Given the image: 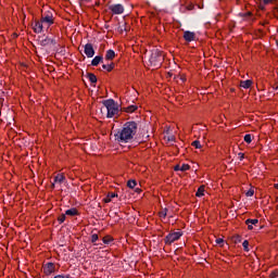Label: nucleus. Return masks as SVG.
I'll use <instances>...</instances> for the list:
<instances>
[{
  "instance_id": "obj_1",
  "label": "nucleus",
  "mask_w": 278,
  "mask_h": 278,
  "mask_svg": "<svg viewBox=\"0 0 278 278\" xmlns=\"http://www.w3.org/2000/svg\"><path fill=\"white\" fill-rule=\"evenodd\" d=\"M138 134V123L136 122H126L122 129L117 130L114 135V138L117 142H131L134 136Z\"/></svg>"
},
{
  "instance_id": "obj_2",
  "label": "nucleus",
  "mask_w": 278,
  "mask_h": 278,
  "mask_svg": "<svg viewBox=\"0 0 278 278\" xmlns=\"http://www.w3.org/2000/svg\"><path fill=\"white\" fill-rule=\"evenodd\" d=\"M103 105L106 109V118H114L118 114V104L113 99L104 100Z\"/></svg>"
},
{
  "instance_id": "obj_3",
  "label": "nucleus",
  "mask_w": 278,
  "mask_h": 278,
  "mask_svg": "<svg viewBox=\"0 0 278 278\" xmlns=\"http://www.w3.org/2000/svg\"><path fill=\"white\" fill-rule=\"evenodd\" d=\"M149 62L151 66H162V62H164V54L162 53V51L153 49L151 51Z\"/></svg>"
},
{
  "instance_id": "obj_4",
  "label": "nucleus",
  "mask_w": 278,
  "mask_h": 278,
  "mask_svg": "<svg viewBox=\"0 0 278 278\" xmlns=\"http://www.w3.org/2000/svg\"><path fill=\"white\" fill-rule=\"evenodd\" d=\"M38 43L40 45V47H55L58 45V41L55 40V37L40 36L38 38Z\"/></svg>"
},
{
  "instance_id": "obj_5",
  "label": "nucleus",
  "mask_w": 278,
  "mask_h": 278,
  "mask_svg": "<svg viewBox=\"0 0 278 278\" xmlns=\"http://www.w3.org/2000/svg\"><path fill=\"white\" fill-rule=\"evenodd\" d=\"M181 236H184L181 231L170 232L165 237L164 242L165 244H173V242H177Z\"/></svg>"
},
{
  "instance_id": "obj_6",
  "label": "nucleus",
  "mask_w": 278,
  "mask_h": 278,
  "mask_svg": "<svg viewBox=\"0 0 278 278\" xmlns=\"http://www.w3.org/2000/svg\"><path fill=\"white\" fill-rule=\"evenodd\" d=\"M41 23H47L48 27H51L53 25V13L46 12L41 17Z\"/></svg>"
},
{
  "instance_id": "obj_7",
  "label": "nucleus",
  "mask_w": 278,
  "mask_h": 278,
  "mask_svg": "<svg viewBox=\"0 0 278 278\" xmlns=\"http://www.w3.org/2000/svg\"><path fill=\"white\" fill-rule=\"evenodd\" d=\"M84 53L87 58H94V47L92 43H86L84 46Z\"/></svg>"
},
{
  "instance_id": "obj_8",
  "label": "nucleus",
  "mask_w": 278,
  "mask_h": 278,
  "mask_svg": "<svg viewBox=\"0 0 278 278\" xmlns=\"http://www.w3.org/2000/svg\"><path fill=\"white\" fill-rule=\"evenodd\" d=\"M109 10L114 14H123V12H125V7H123V4H112L109 7Z\"/></svg>"
},
{
  "instance_id": "obj_9",
  "label": "nucleus",
  "mask_w": 278,
  "mask_h": 278,
  "mask_svg": "<svg viewBox=\"0 0 278 278\" xmlns=\"http://www.w3.org/2000/svg\"><path fill=\"white\" fill-rule=\"evenodd\" d=\"M43 273L49 276V275H53V273H55V264L53 263H47L46 265H43Z\"/></svg>"
},
{
  "instance_id": "obj_10",
  "label": "nucleus",
  "mask_w": 278,
  "mask_h": 278,
  "mask_svg": "<svg viewBox=\"0 0 278 278\" xmlns=\"http://www.w3.org/2000/svg\"><path fill=\"white\" fill-rule=\"evenodd\" d=\"M195 38L197 35L190 30L184 33V39L186 40V42H192L195 40Z\"/></svg>"
},
{
  "instance_id": "obj_11",
  "label": "nucleus",
  "mask_w": 278,
  "mask_h": 278,
  "mask_svg": "<svg viewBox=\"0 0 278 278\" xmlns=\"http://www.w3.org/2000/svg\"><path fill=\"white\" fill-rule=\"evenodd\" d=\"M42 28H43V23L42 21L40 22H36L33 29L35 31V34H42Z\"/></svg>"
},
{
  "instance_id": "obj_12",
  "label": "nucleus",
  "mask_w": 278,
  "mask_h": 278,
  "mask_svg": "<svg viewBox=\"0 0 278 278\" xmlns=\"http://www.w3.org/2000/svg\"><path fill=\"white\" fill-rule=\"evenodd\" d=\"M103 63V56L97 55L91 61V66H99V64Z\"/></svg>"
},
{
  "instance_id": "obj_13",
  "label": "nucleus",
  "mask_w": 278,
  "mask_h": 278,
  "mask_svg": "<svg viewBox=\"0 0 278 278\" xmlns=\"http://www.w3.org/2000/svg\"><path fill=\"white\" fill-rule=\"evenodd\" d=\"M251 86H253V80H251V79L241 80V83H240V87L244 88L245 90L251 88Z\"/></svg>"
},
{
  "instance_id": "obj_14",
  "label": "nucleus",
  "mask_w": 278,
  "mask_h": 278,
  "mask_svg": "<svg viewBox=\"0 0 278 278\" xmlns=\"http://www.w3.org/2000/svg\"><path fill=\"white\" fill-rule=\"evenodd\" d=\"M65 215L66 216H79V211H77V208L72 207L67 211H65Z\"/></svg>"
},
{
  "instance_id": "obj_15",
  "label": "nucleus",
  "mask_w": 278,
  "mask_h": 278,
  "mask_svg": "<svg viewBox=\"0 0 278 278\" xmlns=\"http://www.w3.org/2000/svg\"><path fill=\"white\" fill-rule=\"evenodd\" d=\"M116 58V52L114 50L110 49L106 51L105 60H114Z\"/></svg>"
},
{
  "instance_id": "obj_16",
  "label": "nucleus",
  "mask_w": 278,
  "mask_h": 278,
  "mask_svg": "<svg viewBox=\"0 0 278 278\" xmlns=\"http://www.w3.org/2000/svg\"><path fill=\"white\" fill-rule=\"evenodd\" d=\"M66 179V177L64 175H56L54 177V184H64V180Z\"/></svg>"
},
{
  "instance_id": "obj_17",
  "label": "nucleus",
  "mask_w": 278,
  "mask_h": 278,
  "mask_svg": "<svg viewBox=\"0 0 278 278\" xmlns=\"http://www.w3.org/2000/svg\"><path fill=\"white\" fill-rule=\"evenodd\" d=\"M102 68L104 71H108V73H112V71H114V63H111V64H103L102 65Z\"/></svg>"
},
{
  "instance_id": "obj_18",
  "label": "nucleus",
  "mask_w": 278,
  "mask_h": 278,
  "mask_svg": "<svg viewBox=\"0 0 278 278\" xmlns=\"http://www.w3.org/2000/svg\"><path fill=\"white\" fill-rule=\"evenodd\" d=\"M102 242L103 244H112V242H114V238H112L111 236H105L104 238H102Z\"/></svg>"
},
{
  "instance_id": "obj_19",
  "label": "nucleus",
  "mask_w": 278,
  "mask_h": 278,
  "mask_svg": "<svg viewBox=\"0 0 278 278\" xmlns=\"http://www.w3.org/2000/svg\"><path fill=\"white\" fill-rule=\"evenodd\" d=\"M204 194H205V187H203V186L199 187V189L195 193V197L201 198V197H204Z\"/></svg>"
},
{
  "instance_id": "obj_20",
  "label": "nucleus",
  "mask_w": 278,
  "mask_h": 278,
  "mask_svg": "<svg viewBox=\"0 0 278 278\" xmlns=\"http://www.w3.org/2000/svg\"><path fill=\"white\" fill-rule=\"evenodd\" d=\"M87 77H88L89 81H91V84H97V75H94L92 73H88Z\"/></svg>"
},
{
  "instance_id": "obj_21",
  "label": "nucleus",
  "mask_w": 278,
  "mask_h": 278,
  "mask_svg": "<svg viewBox=\"0 0 278 278\" xmlns=\"http://www.w3.org/2000/svg\"><path fill=\"white\" fill-rule=\"evenodd\" d=\"M136 186H138V182H136V180L130 179L127 181V187L130 188L132 190V188H136Z\"/></svg>"
},
{
  "instance_id": "obj_22",
  "label": "nucleus",
  "mask_w": 278,
  "mask_h": 278,
  "mask_svg": "<svg viewBox=\"0 0 278 278\" xmlns=\"http://www.w3.org/2000/svg\"><path fill=\"white\" fill-rule=\"evenodd\" d=\"M244 142H247L248 144H251V142H253L252 136L251 134H248L243 137Z\"/></svg>"
},
{
  "instance_id": "obj_23",
  "label": "nucleus",
  "mask_w": 278,
  "mask_h": 278,
  "mask_svg": "<svg viewBox=\"0 0 278 278\" xmlns=\"http://www.w3.org/2000/svg\"><path fill=\"white\" fill-rule=\"evenodd\" d=\"M136 110H138V106L137 105H129L127 109H126V112H128L129 114L136 112Z\"/></svg>"
},
{
  "instance_id": "obj_24",
  "label": "nucleus",
  "mask_w": 278,
  "mask_h": 278,
  "mask_svg": "<svg viewBox=\"0 0 278 278\" xmlns=\"http://www.w3.org/2000/svg\"><path fill=\"white\" fill-rule=\"evenodd\" d=\"M257 223H260V219H247L245 220V225H257Z\"/></svg>"
},
{
  "instance_id": "obj_25",
  "label": "nucleus",
  "mask_w": 278,
  "mask_h": 278,
  "mask_svg": "<svg viewBox=\"0 0 278 278\" xmlns=\"http://www.w3.org/2000/svg\"><path fill=\"white\" fill-rule=\"evenodd\" d=\"M232 241L235 242V244H239V242H242V237L239 235H236L232 237Z\"/></svg>"
},
{
  "instance_id": "obj_26",
  "label": "nucleus",
  "mask_w": 278,
  "mask_h": 278,
  "mask_svg": "<svg viewBox=\"0 0 278 278\" xmlns=\"http://www.w3.org/2000/svg\"><path fill=\"white\" fill-rule=\"evenodd\" d=\"M180 170H181L182 173H186V170H190V165H188V164H182V165L180 166Z\"/></svg>"
},
{
  "instance_id": "obj_27",
  "label": "nucleus",
  "mask_w": 278,
  "mask_h": 278,
  "mask_svg": "<svg viewBox=\"0 0 278 278\" xmlns=\"http://www.w3.org/2000/svg\"><path fill=\"white\" fill-rule=\"evenodd\" d=\"M64 220H66V214H62L58 217V222L60 223V225H62V223H64Z\"/></svg>"
},
{
  "instance_id": "obj_28",
  "label": "nucleus",
  "mask_w": 278,
  "mask_h": 278,
  "mask_svg": "<svg viewBox=\"0 0 278 278\" xmlns=\"http://www.w3.org/2000/svg\"><path fill=\"white\" fill-rule=\"evenodd\" d=\"M243 250L249 253V240H244L242 243Z\"/></svg>"
},
{
  "instance_id": "obj_29",
  "label": "nucleus",
  "mask_w": 278,
  "mask_h": 278,
  "mask_svg": "<svg viewBox=\"0 0 278 278\" xmlns=\"http://www.w3.org/2000/svg\"><path fill=\"white\" fill-rule=\"evenodd\" d=\"M97 240H99V235L97 233L91 235V243L96 244Z\"/></svg>"
},
{
  "instance_id": "obj_30",
  "label": "nucleus",
  "mask_w": 278,
  "mask_h": 278,
  "mask_svg": "<svg viewBox=\"0 0 278 278\" xmlns=\"http://www.w3.org/2000/svg\"><path fill=\"white\" fill-rule=\"evenodd\" d=\"M191 144H192V147H195L197 149H201V141H199V140L193 141Z\"/></svg>"
},
{
  "instance_id": "obj_31",
  "label": "nucleus",
  "mask_w": 278,
  "mask_h": 278,
  "mask_svg": "<svg viewBox=\"0 0 278 278\" xmlns=\"http://www.w3.org/2000/svg\"><path fill=\"white\" fill-rule=\"evenodd\" d=\"M253 194H255V190L250 189L247 191L245 197H253Z\"/></svg>"
},
{
  "instance_id": "obj_32",
  "label": "nucleus",
  "mask_w": 278,
  "mask_h": 278,
  "mask_svg": "<svg viewBox=\"0 0 278 278\" xmlns=\"http://www.w3.org/2000/svg\"><path fill=\"white\" fill-rule=\"evenodd\" d=\"M216 244H219L220 247H223V244H225V240H223L222 238H217L215 240Z\"/></svg>"
},
{
  "instance_id": "obj_33",
  "label": "nucleus",
  "mask_w": 278,
  "mask_h": 278,
  "mask_svg": "<svg viewBox=\"0 0 278 278\" xmlns=\"http://www.w3.org/2000/svg\"><path fill=\"white\" fill-rule=\"evenodd\" d=\"M53 278H73L71 275H56Z\"/></svg>"
},
{
  "instance_id": "obj_34",
  "label": "nucleus",
  "mask_w": 278,
  "mask_h": 278,
  "mask_svg": "<svg viewBox=\"0 0 278 278\" xmlns=\"http://www.w3.org/2000/svg\"><path fill=\"white\" fill-rule=\"evenodd\" d=\"M238 155H239L240 162H242V160H244V153L240 152Z\"/></svg>"
},
{
  "instance_id": "obj_35",
  "label": "nucleus",
  "mask_w": 278,
  "mask_h": 278,
  "mask_svg": "<svg viewBox=\"0 0 278 278\" xmlns=\"http://www.w3.org/2000/svg\"><path fill=\"white\" fill-rule=\"evenodd\" d=\"M166 212H167L166 208H165V211L161 212V218H166Z\"/></svg>"
},
{
  "instance_id": "obj_36",
  "label": "nucleus",
  "mask_w": 278,
  "mask_h": 278,
  "mask_svg": "<svg viewBox=\"0 0 278 278\" xmlns=\"http://www.w3.org/2000/svg\"><path fill=\"white\" fill-rule=\"evenodd\" d=\"M273 0H263L264 5H268Z\"/></svg>"
},
{
  "instance_id": "obj_37",
  "label": "nucleus",
  "mask_w": 278,
  "mask_h": 278,
  "mask_svg": "<svg viewBox=\"0 0 278 278\" xmlns=\"http://www.w3.org/2000/svg\"><path fill=\"white\" fill-rule=\"evenodd\" d=\"M115 197H117L116 193H110V194H109V198H110V199H114Z\"/></svg>"
},
{
  "instance_id": "obj_38",
  "label": "nucleus",
  "mask_w": 278,
  "mask_h": 278,
  "mask_svg": "<svg viewBox=\"0 0 278 278\" xmlns=\"http://www.w3.org/2000/svg\"><path fill=\"white\" fill-rule=\"evenodd\" d=\"M174 170H181V166L176 165V166L174 167Z\"/></svg>"
},
{
  "instance_id": "obj_39",
  "label": "nucleus",
  "mask_w": 278,
  "mask_h": 278,
  "mask_svg": "<svg viewBox=\"0 0 278 278\" xmlns=\"http://www.w3.org/2000/svg\"><path fill=\"white\" fill-rule=\"evenodd\" d=\"M111 201H112V199H111L110 197H108V198L104 200L105 203H110Z\"/></svg>"
},
{
  "instance_id": "obj_40",
  "label": "nucleus",
  "mask_w": 278,
  "mask_h": 278,
  "mask_svg": "<svg viewBox=\"0 0 278 278\" xmlns=\"http://www.w3.org/2000/svg\"><path fill=\"white\" fill-rule=\"evenodd\" d=\"M248 229L251 231L253 229V224H249Z\"/></svg>"
},
{
  "instance_id": "obj_41",
  "label": "nucleus",
  "mask_w": 278,
  "mask_h": 278,
  "mask_svg": "<svg viewBox=\"0 0 278 278\" xmlns=\"http://www.w3.org/2000/svg\"><path fill=\"white\" fill-rule=\"evenodd\" d=\"M194 9V5H189L188 7V10H193Z\"/></svg>"
},
{
  "instance_id": "obj_42",
  "label": "nucleus",
  "mask_w": 278,
  "mask_h": 278,
  "mask_svg": "<svg viewBox=\"0 0 278 278\" xmlns=\"http://www.w3.org/2000/svg\"><path fill=\"white\" fill-rule=\"evenodd\" d=\"M0 105H3V98H0Z\"/></svg>"
},
{
  "instance_id": "obj_43",
  "label": "nucleus",
  "mask_w": 278,
  "mask_h": 278,
  "mask_svg": "<svg viewBox=\"0 0 278 278\" xmlns=\"http://www.w3.org/2000/svg\"><path fill=\"white\" fill-rule=\"evenodd\" d=\"M271 278H278L276 274H273Z\"/></svg>"
},
{
  "instance_id": "obj_44",
  "label": "nucleus",
  "mask_w": 278,
  "mask_h": 278,
  "mask_svg": "<svg viewBox=\"0 0 278 278\" xmlns=\"http://www.w3.org/2000/svg\"><path fill=\"white\" fill-rule=\"evenodd\" d=\"M275 188L278 190V184L275 185Z\"/></svg>"
},
{
  "instance_id": "obj_45",
  "label": "nucleus",
  "mask_w": 278,
  "mask_h": 278,
  "mask_svg": "<svg viewBox=\"0 0 278 278\" xmlns=\"http://www.w3.org/2000/svg\"><path fill=\"white\" fill-rule=\"evenodd\" d=\"M52 188H55V182L52 184Z\"/></svg>"
},
{
  "instance_id": "obj_46",
  "label": "nucleus",
  "mask_w": 278,
  "mask_h": 278,
  "mask_svg": "<svg viewBox=\"0 0 278 278\" xmlns=\"http://www.w3.org/2000/svg\"><path fill=\"white\" fill-rule=\"evenodd\" d=\"M248 16H251V12L248 13Z\"/></svg>"
},
{
  "instance_id": "obj_47",
  "label": "nucleus",
  "mask_w": 278,
  "mask_h": 278,
  "mask_svg": "<svg viewBox=\"0 0 278 278\" xmlns=\"http://www.w3.org/2000/svg\"><path fill=\"white\" fill-rule=\"evenodd\" d=\"M275 90H278V86L275 88Z\"/></svg>"
},
{
  "instance_id": "obj_48",
  "label": "nucleus",
  "mask_w": 278,
  "mask_h": 278,
  "mask_svg": "<svg viewBox=\"0 0 278 278\" xmlns=\"http://www.w3.org/2000/svg\"><path fill=\"white\" fill-rule=\"evenodd\" d=\"M137 192H140V189H137Z\"/></svg>"
},
{
  "instance_id": "obj_49",
  "label": "nucleus",
  "mask_w": 278,
  "mask_h": 278,
  "mask_svg": "<svg viewBox=\"0 0 278 278\" xmlns=\"http://www.w3.org/2000/svg\"><path fill=\"white\" fill-rule=\"evenodd\" d=\"M81 1H88V0H81Z\"/></svg>"
}]
</instances>
